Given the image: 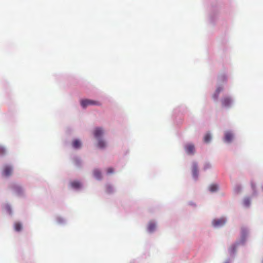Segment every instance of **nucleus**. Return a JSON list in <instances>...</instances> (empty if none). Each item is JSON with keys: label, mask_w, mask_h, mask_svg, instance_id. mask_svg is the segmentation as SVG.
<instances>
[{"label": "nucleus", "mask_w": 263, "mask_h": 263, "mask_svg": "<svg viewBox=\"0 0 263 263\" xmlns=\"http://www.w3.org/2000/svg\"><path fill=\"white\" fill-rule=\"evenodd\" d=\"M81 105L83 108H86L88 105H100L101 103L97 101L84 99L81 101Z\"/></svg>", "instance_id": "f257e3e1"}, {"label": "nucleus", "mask_w": 263, "mask_h": 263, "mask_svg": "<svg viewBox=\"0 0 263 263\" xmlns=\"http://www.w3.org/2000/svg\"><path fill=\"white\" fill-rule=\"evenodd\" d=\"M12 167L9 165H5L2 171V175L5 177H9L12 174Z\"/></svg>", "instance_id": "f03ea898"}, {"label": "nucleus", "mask_w": 263, "mask_h": 263, "mask_svg": "<svg viewBox=\"0 0 263 263\" xmlns=\"http://www.w3.org/2000/svg\"><path fill=\"white\" fill-rule=\"evenodd\" d=\"M225 222L226 220L224 218H220L214 220L212 222V224L215 227H219L224 225Z\"/></svg>", "instance_id": "7ed1b4c3"}, {"label": "nucleus", "mask_w": 263, "mask_h": 263, "mask_svg": "<svg viewBox=\"0 0 263 263\" xmlns=\"http://www.w3.org/2000/svg\"><path fill=\"white\" fill-rule=\"evenodd\" d=\"M186 152L190 155L193 154L195 152V147L194 145L191 144H187L185 147Z\"/></svg>", "instance_id": "20e7f679"}, {"label": "nucleus", "mask_w": 263, "mask_h": 263, "mask_svg": "<svg viewBox=\"0 0 263 263\" xmlns=\"http://www.w3.org/2000/svg\"><path fill=\"white\" fill-rule=\"evenodd\" d=\"M103 130L101 128H96L93 131V135L96 138H100L103 134Z\"/></svg>", "instance_id": "39448f33"}, {"label": "nucleus", "mask_w": 263, "mask_h": 263, "mask_svg": "<svg viewBox=\"0 0 263 263\" xmlns=\"http://www.w3.org/2000/svg\"><path fill=\"white\" fill-rule=\"evenodd\" d=\"M233 139V135L230 132H227L224 134V141L226 142H230Z\"/></svg>", "instance_id": "423d86ee"}, {"label": "nucleus", "mask_w": 263, "mask_h": 263, "mask_svg": "<svg viewBox=\"0 0 263 263\" xmlns=\"http://www.w3.org/2000/svg\"><path fill=\"white\" fill-rule=\"evenodd\" d=\"M221 104L223 107H228L231 103V100L229 97H224L221 100Z\"/></svg>", "instance_id": "0eeeda50"}, {"label": "nucleus", "mask_w": 263, "mask_h": 263, "mask_svg": "<svg viewBox=\"0 0 263 263\" xmlns=\"http://www.w3.org/2000/svg\"><path fill=\"white\" fill-rule=\"evenodd\" d=\"M192 171L194 178L197 179L198 177V167L196 163H194L193 164Z\"/></svg>", "instance_id": "6e6552de"}, {"label": "nucleus", "mask_w": 263, "mask_h": 263, "mask_svg": "<svg viewBox=\"0 0 263 263\" xmlns=\"http://www.w3.org/2000/svg\"><path fill=\"white\" fill-rule=\"evenodd\" d=\"M93 174L94 177L98 180H100L102 178L101 172L98 170H95L93 172Z\"/></svg>", "instance_id": "1a4fd4ad"}, {"label": "nucleus", "mask_w": 263, "mask_h": 263, "mask_svg": "<svg viewBox=\"0 0 263 263\" xmlns=\"http://www.w3.org/2000/svg\"><path fill=\"white\" fill-rule=\"evenodd\" d=\"M70 185L74 189H79L81 186V184L80 182L77 181H74L70 183Z\"/></svg>", "instance_id": "9d476101"}, {"label": "nucleus", "mask_w": 263, "mask_h": 263, "mask_svg": "<svg viewBox=\"0 0 263 263\" xmlns=\"http://www.w3.org/2000/svg\"><path fill=\"white\" fill-rule=\"evenodd\" d=\"M222 89H223V88H222V87H218V88L216 89V91H215V92L214 94L213 95V98L214 99L217 100V99H218V96H219V94L220 92L221 91H222Z\"/></svg>", "instance_id": "9b49d317"}, {"label": "nucleus", "mask_w": 263, "mask_h": 263, "mask_svg": "<svg viewBox=\"0 0 263 263\" xmlns=\"http://www.w3.org/2000/svg\"><path fill=\"white\" fill-rule=\"evenodd\" d=\"M72 145L74 148H79L81 147V143L79 140L76 139L73 141Z\"/></svg>", "instance_id": "f8f14e48"}, {"label": "nucleus", "mask_w": 263, "mask_h": 263, "mask_svg": "<svg viewBox=\"0 0 263 263\" xmlns=\"http://www.w3.org/2000/svg\"><path fill=\"white\" fill-rule=\"evenodd\" d=\"M236 248H237V246L236 245H233L230 247L229 251L230 254L232 255L235 253V252L236 251Z\"/></svg>", "instance_id": "ddd939ff"}, {"label": "nucleus", "mask_w": 263, "mask_h": 263, "mask_svg": "<svg viewBox=\"0 0 263 263\" xmlns=\"http://www.w3.org/2000/svg\"><path fill=\"white\" fill-rule=\"evenodd\" d=\"M227 77L224 74H220L218 76V80L219 82H224L226 81Z\"/></svg>", "instance_id": "4468645a"}, {"label": "nucleus", "mask_w": 263, "mask_h": 263, "mask_svg": "<svg viewBox=\"0 0 263 263\" xmlns=\"http://www.w3.org/2000/svg\"><path fill=\"white\" fill-rule=\"evenodd\" d=\"M106 146L105 142L102 140H99L98 143V146L100 148H104Z\"/></svg>", "instance_id": "2eb2a0df"}, {"label": "nucleus", "mask_w": 263, "mask_h": 263, "mask_svg": "<svg viewBox=\"0 0 263 263\" xmlns=\"http://www.w3.org/2000/svg\"><path fill=\"white\" fill-rule=\"evenodd\" d=\"M210 191L211 192H214L218 190V186L216 184H212L209 187Z\"/></svg>", "instance_id": "dca6fc26"}, {"label": "nucleus", "mask_w": 263, "mask_h": 263, "mask_svg": "<svg viewBox=\"0 0 263 263\" xmlns=\"http://www.w3.org/2000/svg\"><path fill=\"white\" fill-rule=\"evenodd\" d=\"M156 226L155 223L151 222L149 223L148 226V230L149 232H153L155 229Z\"/></svg>", "instance_id": "f3484780"}, {"label": "nucleus", "mask_w": 263, "mask_h": 263, "mask_svg": "<svg viewBox=\"0 0 263 263\" xmlns=\"http://www.w3.org/2000/svg\"><path fill=\"white\" fill-rule=\"evenodd\" d=\"M211 139V136L210 135V134L208 133L206 134L205 136H204V141L205 142V143H208L210 141Z\"/></svg>", "instance_id": "a211bd4d"}, {"label": "nucleus", "mask_w": 263, "mask_h": 263, "mask_svg": "<svg viewBox=\"0 0 263 263\" xmlns=\"http://www.w3.org/2000/svg\"><path fill=\"white\" fill-rule=\"evenodd\" d=\"M22 227L20 223H15L14 224V229L16 231H20L22 230Z\"/></svg>", "instance_id": "6ab92c4d"}, {"label": "nucleus", "mask_w": 263, "mask_h": 263, "mask_svg": "<svg viewBox=\"0 0 263 263\" xmlns=\"http://www.w3.org/2000/svg\"><path fill=\"white\" fill-rule=\"evenodd\" d=\"M13 189L15 190V191L18 194H20L22 192V189L19 186H14L13 187Z\"/></svg>", "instance_id": "aec40b11"}, {"label": "nucleus", "mask_w": 263, "mask_h": 263, "mask_svg": "<svg viewBox=\"0 0 263 263\" xmlns=\"http://www.w3.org/2000/svg\"><path fill=\"white\" fill-rule=\"evenodd\" d=\"M6 153V151L4 147L0 146V155H4Z\"/></svg>", "instance_id": "412c9836"}, {"label": "nucleus", "mask_w": 263, "mask_h": 263, "mask_svg": "<svg viewBox=\"0 0 263 263\" xmlns=\"http://www.w3.org/2000/svg\"><path fill=\"white\" fill-rule=\"evenodd\" d=\"M113 172H114V170L112 168L109 167V168H107V174H110L112 173Z\"/></svg>", "instance_id": "4be33fe9"}, {"label": "nucleus", "mask_w": 263, "mask_h": 263, "mask_svg": "<svg viewBox=\"0 0 263 263\" xmlns=\"http://www.w3.org/2000/svg\"><path fill=\"white\" fill-rule=\"evenodd\" d=\"M106 190L107 192L109 193H111L112 191V188L110 186H107Z\"/></svg>", "instance_id": "5701e85b"}, {"label": "nucleus", "mask_w": 263, "mask_h": 263, "mask_svg": "<svg viewBox=\"0 0 263 263\" xmlns=\"http://www.w3.org/2000/svg\"><path fill=\"white\" fill-rule=\"evenodd\" d=\"M250 203V201L249 199H246L245 200V204L246 205H248Z\"/></svg>", "instance_id": "b1692460"}]
</instances>
